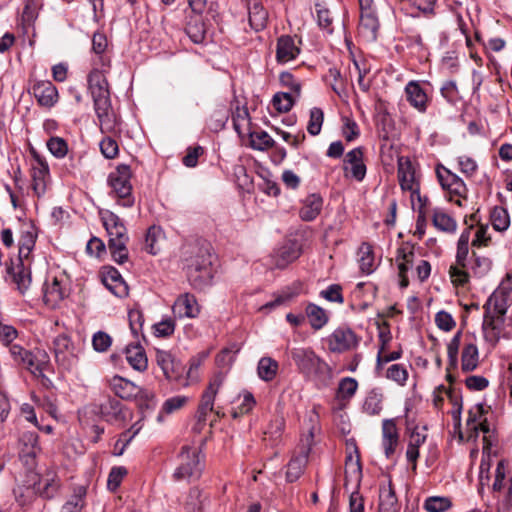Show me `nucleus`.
<instances>
[{"instance_id": "57", "label": "nucleus", "mask_w": 512, "mask_h": 512, "mask_svg": "<svg viewBox=\"0 0 512 512\" xmlns=\"http://www.w3.org/2000/svg\"><path fill=\"white\" fill-rule=\"evenodd\" d=\"M467 187L464 181L459 177L454 183H452L451 187L447 190L449 193L450 201H454L455 204L461 206V200L460 198H466L467 194Z\"/></svg>"}, {"instance_id": "55", "label": "nucleus", "mask_w": 512, "mask_h": 512, "mask_svg": "<svg viewBox=\"0 0 512 512\" xmlns=\"http://www.w3.org/2000/svg\"><path fill=\"white\" fill-rule=\"evenodd\" d=\"M436 175L437 179L444 190H448L452 183H454L459 176L455 173H452L449 169L444 167L442 164H438L436 167Z\"/></svg>"}, {"instance_id": "48", "label": "nucleus", "mask_w": 512, "mask_h": 512, "mask_svg": "<svg viewBox=\"0 0 512 512\" xmlns=\"http://www.w3.org/2000/svg\"><path fill=\"white\" fill-rule=\"evenodd\" d=\"M59 488V483L56 481L54 476L46 477L43 482L40 481L37 487H34L35 493L39 494L46 499H51L55 496Z\"/></svg>"}, {"instance_id": "23", "label": "nucleus", "mask_w": 512, "mask_h": 512, "mask_svg": "<svg viewBox=\"0 0 512 512\" xmlns=\"http://www.w3.org/2000/svg\"><path fill=\"white\" fill-rule=\"evenodd\" d=\"M99 412L107 422L117 423L126 419L123 405L116 398L108 397L100 404Z\"/></svg>"}, {"instance_id": "3", "label": "nucleus", "mask_w": 512, "mask_h": 512, "mask_svg": "<svg viewBox=\"0 0 512 512\" xmlns=\"http://www.w3.org/2000/svg\"><path fill=\"white\" fill-rule=\"evenodd\" d=\"M87 82L101 132L113 131L116 125V117L106 76L102 71L94 69L88 74Z\"/></svg>"}, {"instance_id": "27", "label": "nucleus", "mask_w": 512, "mask_h": 512, "mask_svg": "<svg viewBox=\"0 0 512 512\" xmlns=\"http://www.w3.org/2000/svg\"><path fill=\"white\" fill-rule=\"evenodd\" d=\"M249 24L255 31H261L266 27L268 13L258 0H252L248 4Z\"/></svg>"}, {"instance_id": "37", "label": "nucleus", "mask_w": 512, "mask_h": 512, "mask_svg": "<svg viewBox=\"0 0 512 512\" xmlns=\"http://www.w3.org/2000/svg\"><path fill=\"white\" fill-rule=\"evenodd\" d=\"M279 369V364L271 357H262L257 365V374L259 378L265 382L272 381Z\"/></svg>"}, {"instance_id": "60", "label": "nucleus", "mask_w": 512, "mask_h": 512, "mask_svg": "<svg viewBox=\"0 0 512 512\" xmlns=\"http://www.w3.org/2000/svg\"><path fill=\"white\" fill-rule=\"evenodd\" d=\"M127 474L125 467H113L108 475L107 487L110 491H115L121 484L124 476Z\"/></svg>"}, {"instance_id": "63", "label": "nucleus", "mask_w": 512, "mask_h": 512, "mask_svg": "<svg viewBox=\"0 0 512 512\" xmlns=\"http://www.w3.org/2000/svg\"><path fill=\"white\" fill-rule=\"evenodd\" d=\"M153 329L157 337H169L175 331V322L171 318H166L154 324Z\"/></svg>"}, {"instance_id": "45", "label": "nucleus", "mask_w": 512, "mask_h": 512, "mask_svg": "<svg viewBox=\"0 0 512 512\" xmlns=\"http://www.w3.org/2000/svg\"><path fill=\"white\" fill-rule=\"evenodd\" d=\"M358 388V382L351 377H345L340 380L337 389V398L348 400L354 396Z\"/></svg>"}, {"instance_id": "7", "label": "nucleus", "mask_w": 512, "mask_h": 512, "mask_svg": "<svg viewBox=\"0 0 512 512\" xmlns=\"http://www.w3.org/2000/svg\"><path fill=\"white\" fill-rule=\"evenodd\" d=\"M103 226L108 234V249L115 262L123 264L128 261L129 252L127 244L129 242V235L124 222L120 217L106 210L100 213Z\"/></svg>"}, {"instance_id": "19", "label": "nucleus", "mask_w": 512, "mask_h": 512, "mask_svg": "<svg viewBox=\"0 0 512 512\" xmlns=\"http://www.w3.org/2000/svg\"><path fill=\"white\" fill-rule=\"evenodd\" d=\"M364 152L362 147H357L345 155L343 169L349 171L352 178L361 182L366 176V165L363 161Z\"/></svg>"}, {"instance_id": "13", "label": "nucleus", "mask_w": 512, "mask_h": 512, "mask_svg": "<svg viewBox=\"0 0 512 512\" xmlns=\"http://www.w3.org/2000/svg\"><path fill=\"white\" fill-rule=\"evenodd\" d=\"M397 167L398 181L401 189L411 192L412 198L417 197L418 201H421L419 183L410 158L406 156L398 157Z\"/></svg>"}, {"instance_id": "17", "label": "nucleus", "mask_w": 512, "mask_h": 512, "mask_svg": "<svg viewBox=\"0 0 512 512\" xmlns=\"http://www.w3.org/2000/svg\"><path fill=\"white\" fill-rule=\"evenodd\" d=\"M156 361L166 379L177 382L180 385L183 383L185 367L179 361H176L170 353L158 351Z\"/></svg>"}, {"instance_id": "32", "label": "nucleus", "mask_w": 512, "mask_h": 512, "mask_svg": "<svg viewBox=\"0 0 512 512\" xmlns=\"http://www.w3.org/2000/svg\"><path fill=\"white\" fill-rule=\"evenodd\" d=\"M306 317L314 330L322 329L329 321V316L326 311L314 303H309L306 306L305 318Z\"/></svg>"}, {"instance_id": "42", "label": "nucleus", "mask_w": 512, "mask_h": 512, "mask_svg": "<svg viewBox=\"0 0 512 512\" xmlns=\"http://www.w3.org/2000/svg\"><path fill=\"white\" fill-rule=\"evenodd\" d=\"M491 223L495 230L505 231L510 225L508 212L505 208L496 206L491 212Z\"/></svg>"}, {"instance_id": "40", "label": "nucleus", "mask_w": 512, "mask_h": 512, "mask_svg": "<svg viewBox=\"0 0 512 512\" xmlns=\"http://www.w3.org/2000/svg\"><path fill=\"white\" fill-rule=\"evenodd\" d=\"M86 495V488L79 486L75 489L74 494L62 506L61 512H81L84 506V497Z\"/></svg>"}, {"instance_id": "46", "label": "nucleus", "mask_w": 512, "mask_h": 512, "mask_svg": "<svg viewBox=\"0 0 512 512\" xmlns=\"http://www.w3.org/2000/svg\"><path fill=\"white\" fill-rule=\"evenodd\" d=\"M326 78L331 81V88L339 97H345L347 95L345 81L337 68H330Z\"/></svg>"}, {"instance_id": "24", "label": "nucleus", "mask_w": 512, "mask_h": 512, "mask_svg": "<svg viewBox=\"0 0 512 512\" xmlns=\"http://www.w3.org/2000/svg\"><path fill=\"white\" fill-rule=\"evenodd\" d=\"M300 49L295 45L294 39L289 35H282L277 40L276 59L280 63H286L295 59Z\"/></svg>"}, {"instance_id": "53", "label": "nucleus", "mask_w": 512, "mask_h": 512, "mask_svg": "<svg viewBox=\"0 0 512 512\" xmlns=\"http://www.w3.org/2000/svg\"><path fill=\"white\" fill-rule=\"evenodd\" d=\"M452 503L447 497L433 496L425 500L424 508L428 512H444L451 507Z\"/></svg>"}, {"instance_id": "59", "label": "nucleus", "mask_w": 512, "mask_h": 512, "mask_svg": "<svg viewBox=\"0 0 512 512\" xmlns=\"http://www.w3.org/2000/svg\"><path fill=\"white\" fill-rule=\"evenodd\" d=\"M478 431H482L483 436V454L490 453L491 447L494 445L493 433L494 431L490 428L489 423L486 419L481 420L478 424Z\"/></svg>"}, {"instance_id": "54", "label": "nucleus", "mask_w": 512, "mask_h": 512, "mask_svg": "<svg viewBox=\"0 0 512 512\" xmlns=\"http://www.w3.org/2000/svg\"><path fill=\"white\" fill-rule=\"evenodd\" d=\"M272 104L278 112L285 113L293 107L294 99L290 93L278 92L273 96Z\"/></svg>"}, {"instance_id": "38", "label": "nucleus", "mask_w": 512, "mask_h": 512, "mask_svg": "<svg viewBox=\"0 0 512 512\" xmlns=\"http://www.w3.org/2000/svg\"><path fill=\"white\" fill-rule=\"evenodd\" d=\"M300 254L301 250L297 243L289 242L280 248L276 266L278 268H284L288 263L296 260Z\"/></svg>"}, {"instance_id": "8", "label": "nucleus", "mask_w": 512, "mask_h": 512, "mask_svg": "<svg viewBox=\"0 0 512 512\" xmlns=\"http://www.w3.org/2000/svg\"><path fill=\"white\" fill-rule=\"evenodd\" d=\"M131 177L132 171L127 164L117 165L108 176V185L111 187L114 197L117 198V203L125 208L132 207L135 202L132 195Z\"/></svg>"}, {"instance_id": "26", "label": "nucleus", "mask_w": 512, "mask_h": 512, "mask_svg": "<svg viewBox=\"0 0 512 512\" xmlns=\"http://www.w3.org/2000/svg\"><path fill=\"white\" fill-rule=\"evenodd\" d=\"M407 101L418 111L424 112L427 108V95L420 84L410 81L405 87Z\"/></svg>"}, {"instance_id": "11", "label": "nucleus", "mask_w": 512, "mask_h": 512, "mask_svg": "<svg viewBox=\"0 0 512 512\" xmlns=\"http://www.w3.org/2000/svg\"><path fill=\"white\" fill-rule=\"evenodd\" d=\"M9 353L18 366L29 370L34 375L43 376V371L48 365V355L45 352L38 351L33 354L30 350L15 344L9 348Z\"/></svg>"}, {"instance_id": "21", "label": "nucleus", "mask_w": 512, "mask_h": 512, "mask_svg": "<svg viewBox=\"0 0 512 512\" xmlns=\"http://www.w3.org/2000/svg\"><path fill=\"white\" fill-rule=\"evenodd\" d=\"M175 317L196 318L200 313V307L196 297L190 293H184L177 297L172 307Z\"/></svg>"}, {"instance_id": "58", "label": "nucleus", "mask_w": 512, "mask_h": 512, "mask_svg": "<svg viewBox=\"0 0 512 512\" xmlns=\"http://www.w3.org/2000/svg\"><path fill=\"white\" fill-rule=\"evenodd\" d=\"M386 377L399 385H405L408 379V372L401 364H393L387 369Z\"/></svg>"}, {"instance_id": "31", "label": "nucleus", "mask_w": 512, "mask_h": 512, "mask_svg": "<svg viewBox=\"0 0 512 512\" xmlns=\"http://www.w3.org/2000/svg\"><path fill=\"white\" fill-rule=\"evenodd\" d=\"M323 205L322 197L319 194H311L304 200L299 216L304 221L314 220L321 212Z\"/></svg>"}, {"instance_id": "20", "label": "nucleus", "mask_w": 512, "mask_h": 512, "mask_svg": "<svg viewBox=\"0 0 512 512\" xmlns=\"http://www.w3.org/2000/svg\"><path fill=\"white\" fill-rule=\"evenodd\" d=\"M31 90L40 106L51 108L58 101L57 88L50 81H36Z\"/></svg>"}, {"instance_id": "36", "label": "nucleus", "mask_w": 512, "mask_h": 512, "mask_svg": "<svg viewBox=\"0 0 512 512\" xmlns=\"http://www.w3.org/2000/svg\"><path fill=\"white\" fill-rule=\"evenodd\" d=\"M307 462V451L304 453H299L297 456L293 457L288 463L286 480L291 483L298 480L302 475Z\"/></svg>"}, {"instance_id": "1", "label": "nucleus", "mask_w": 512, "mask_h": 512, "mask_svg": "<svg viewBox=\"0 0 512 512\" xmlns=\"http://www.w3.org/2000/svg\"><path fill=\"white\" fill-rule=\"evenodd\" d=\"M37 230L33 223L25 225L18 241V257L11 260L6 272L17 289L24 293L31 284L30 254L35 247Z\"/></svg>"}, {"instance_id": "44", "label": "nucleus", "mask_w": 512, "mask_h": 512, "mask_svg": "<svg viewBox=\"0 0 512 512\" xmlns=\"http://www.w3.org/2000/svg\"><path fill=\"white\" fill-rule=\"evenodd\" d=\"M301 285L299 283L293 284V286L288 287L281 294H279L274 301L266 303L262 309H272L278 305H281L287 301L292 300L294 297L298 296L300 293Z\"/></svg>"}, {"instance_id": "2", "label": "nucleus", "mask_w": 512, "mask_h": 512, "mask_svg": "<svg viewBox=\"0 0 512 512\" xmlns=\"http://www.w3.org/2000/svg\"><path fill=\"white\" fill-rule=\"evenodd\" d=\"M87 82L101 132L113 131L116 125V117L106 76L102 71L94 69L88 74Z\"/></svg>"}, {"instance_id": "14", "label": "nucleus", "mask_w": 512, "mask_h": 512, "mask_svg": "<svg viewBox=\"0 0 512 512\" xmlns=\"http://www.w3.org/2000/svg\"><path fill=\"white\" fill-rule=\"evenodd\" d=\"M39 436L36 432H23L19 438V458L28 469L36 466V458L41 453Z\"/></svg>"}, {"instance_id": "9", "label": "nucleus", "mask_w": 512, "mask_h": 512, "mask_svg": "<svg viewBox=\"0 0 512 512\" xmlns=\"http://www.w3.org/2000/svg\"><path fill=\"white\" fill-rule=\"evenodd\" d=\"M200 450L185 445L178 455L179 464L173 473L175 481L198 479L203 471Z\"/></svg>"}, {"instance_id": "61", "label": "nucleus", "mask_w": 512, "mask_h": 512, "mask_svg": "<svg viewBox=\"0 0 512 512\" xmlns=\"http://www.w3.org/2000/svg\"><path fill=\"white\" fill-rule=\"evenodd\" d=\"M112 344V338L103 331L96 332L92 337V346L97 352H105Z\"/></svg>"}, {"instance_id": "50", "label": "nucleus", "mask_w": 512, "mask_h": 512, "mask_svg": "<svg viewBox=\"0 0 512 512\" xmlns=\"http://www.w3.org/2000/svg\"><path fill=\"white\" fill-rule=\"evenodd\" d=\"M47 148L56 158H64L68 153V144L65 139L53 136L47 141Z\"/></svg>"}, {"instance_id": "12", "label": "nucleus", "mask_w": 512, "mask_h": 512, "mask_svg": "<svg viewBox=\"0 0 512 512\" xmlns=\"http://www.w3.org/2000/svg\"><path fill=\"white\" fill-rule=\"evenodd\" d=\"M55 361L63 370H70L77 362L74 344L67 334H60L53 340Z\"/></svg>"}, {"instance_id": "33", "label": "nucleus", "mask_w": 512, "mask_h": 512, "mask_svg": "<svg viewBox=\"0 0 512 512\" xmlns=\"http://www.w3.org/2000/svg\"><path fill=\"white\" fill-rule=\"evenodd\" d=\"M479 364V351L474 343L464 346L461 355V370L464 373L474 371Z\"/></svg>"}, {"instance_id": "51", "label": "nucleus", "mask_w": 512, "mask_h": 512, "mask_svg": "<svg viewBox=\"0 0 512 512\" xmlns=\"http://www.w3.org/2000/svg\"><path fill=\"white\" fill-rule=\"evenodd\" d=\"M324 121V113L322 109L314 107L310 110V119L307 125V131L310 135L316 136L321 132Z\"/></svg>"}, {"instance_id": "29", "label": "nucleus", "mask_w": 512, "mask_h": 512, "mask_svg": "<svg viewBox=\"0 0 512 512\" xmlns=\"http://www.w3.org/2000/svg\"><path fill=\"white\" fill-rule=\"evenodd\" d=\"M379 29V21L375 11L361 12L359 30L368 40L375 41Z\"/></svg>"}, {"instance_id": "16", "label": "nucleus", "mask_w": 512, "mask_h": 512, "mask_svg": "<svg viewBox=\"0 0 512 512\" xmlns=\"http://www.w3.org/2000/svg\"><path fill=\"white\" fill-rule=\"evenodd\" d=\"M223 382L224 376L222 373L216 374L209 382V385L202 394L201 402L198 406L197 416L199 421H205L207 414L213 411L215 397Z\"/></svg>"}, {"instance_id": "35", "label": "nucleus", "mask_w": 512, "mask_h": 512, "mask_svg": "<svg viewBox=\"0 0 512 512\" xmlns=\"http://www.w3.org/2000/svg\"><path fill=\"white\" fill-rule=\"evenodd\" d=\"M461 343V332L458 331L450 340L447 345V354H448V365H447V380L449 382H453L454 379L450 374V371L456 369L458 367V351Z\"/></svg>"}, {"instance_id": "56", "label": "nucleus", "mask_w": 512, "mask_h": 512, "mask_svg": "<svg viewBox=\"0 0 512 512\" xmlns=\"http://www.w3.org/2000/svg\"><path fill=\"white\" fill-rule=\"evenodd\" d=\"M484 405L481 403L476 404L473 408L468 411V417L466 421V425L470 430L475 432V435L478 434V426L477 424L481 421V417L484 415Z\"/></svg>"}, {"instance_id": "28", "label": "nucleus", "mask_w": 512, "mask_h": 512, "mask_svg": "<svg viewBox=\"0 0 512 512\" xmlns=\"http://www.w3.org/2000/svg\"><path fill=\"white\" fill-rule=\"evenodd\" d=\"M492 261L489 257L479 254L476 250L472 251V256L467 257V273L469 275V271H471L474 276L482 277L486 275L491 269Z\"/></svg>"}, {"instance_id": "25", "label": "nucleus", "mask_w": 512, "mask_h": 512, "mask_svg": "<svg viewBox=\"0 0 512 512\" xmlns=\"http://www.w3.org/2000/svg\"><path fill=\"white\" fill-rule=\"evenodd\" d=\"M382 433V444L385 450V455L387 458H390L394 454L398 443V432L394 420L386 419L383 421Z\"/></svg>"}, {"instance_id": "22", "label": "nucleus", "mask_w": 512, "mask_h": 512, "mask_svg": "<svg viewBox=\"0 0 512 512\" xmlns=\"http://www.w3.org/2000/svg\"><path fill=\"white\" fill-rule=\"evenodd\" d=\"M110 388L117 397L123 400H132L141 392V387L118 375L110 380Z\"/></svg>"}, {"instance_id": "64", "label": "nucleus", "mask_w": 512, "mask_h": 512, "mask_svg": "<svg viewBox=\"0 0 512 512\" xmlns=\"http://www.w3.org/2000/svg\"><path fill=\"white\" fill-rule=\"evenodd\" d=\"M320 296L327 301L342 304L344 298L342 295V287L339 284H331L326 290L320 292Z\"/></svg>"}, {"instance_id": "15", "label": "nucleus", "mask_w": 512, "mask_h": 512, "mask_svg": "<svg viewBox=\"0 0 512 512\" xmlns=\"http://www.w3.org/2000/svg\"><path fill=\"white\" fill-rule=\"evenodd\" d=\"M360 339L350 328L339 327L327 338L328 348L333 353H342L356 348Z\"/></svg>"}, {"instance_id": "41", "label": "nucleus", "mask_w": 512, "mask_h": 512, "mask_svg": "<svg viewBox=\"0 0 512 512\" xmlns=\"http://www.w3.org/2000/svg\"><path fill=\"white\" fill-rule=\"evenodd\" d=\"M414 251L406 247L397 249L396 261L398 262V274H407L413 266Z\"/></svg>"}, {"instance_id": "49", "label": "nucleus", "mask_w": 512, "mask_h": 512, "mask_svg": "<svg viewBox=\"0 0 512 512\" xmlns=\"http://www.w3.org/2000/svg\"><path fill=\"white\" fill-rule=\"evenodd\" d=\"M379 512H398L397 498L391 488L380 494Z\"/></svg>"}, {"instance_id": "4", "label": "nucleus", "mask_w": 512, "mask_h": 512, "mask_svg": "<svg viewBox=\"0 0 512 512\" xmlns=\"http://www.w3.org/2000/svg\"><path fill=\"white\" fill-rule=\"evenodd\" d=\"M210 244L198 242L184 247L183 255L187 268V277L196 289H203L210 284L213 277Z\"/></svg>"}, {"instance_id": "5", "label": "nucleus", "mask_w": 512, "mask_h": 512, "mask_svg": "<svg viewBox=\"0 0 512 512\" xmlns=\"http://www.w3.org/2000/svg\"><path fill=\"white\" fill-rule=\"evenodd\" d=\"M289 354L298 372L314 382L317 388L321 389L329 385L332 377L331 368L311 348H293Z\"/></svg>"}, {"instance_id": "39", "label": "nucleus", "mask_w": 512, "mask_h": 512, "mask_svg": "<svg viewBox=\"0 0 512 512\" xmlns=\"http://www.w3.org/2000/svg\"><path fill=\"white\" fill-rule=\"evenodd\" d=\"M66 297V291L62 289L57 277H54L51 284L44 289V300L46 303L55 305Z\"/></svg>"}, {"instance_id": "34", "label": "nucleus", "mask_w": 512, "mask_h": 512, "mask_svg": "<svg viewBox=\"0 0 512 512\" xmlns=\"http://www.w3.org/2000/svg\"><path fill=\"white\" fill-rule=\"evenodd\" d=\"M186 34L195 44H200L204 41L206 36L205 24L200 17L196 14L195 17H191L185 28Z\"/></svg>"}, {"instance_id": "6", "label": "nucleus", "mask_w": 512, "mask_h": 512, "mask_svg": "<svg viewBox=\"0 0 512 512\" xmlns=\"http://www.w3.org/2000/svg\"><path fill=\"white\" fill-rule=\"evenodd\" d=\"M512 302L501 295L492 293L483 305L484 316L482 328L484 338L495 346L500 338L505 322V315Z\"/></svg>"}, {"instance_id": "47", "label": "nucleus", "mask_w": 512, "mask_h": 512, "mask_svg": "<svg viewBox=\"0 0 512 512\" xmlns=\"http://www.w3.org/2000/svg\"><path fill=\"white\" fill-rule=\"evenodd\" d=\"M251 146L257 150H265L274 145V140L266 131H253L249 133Z\"/></svg>"}, {"instance_id": "10", "label": "nucleus", "mask_w": 512, "mask_h": 512, "mask_svg": "<svg viewBox=\"0 0 512 512\" xmlns=\"http://www.w3.org/2000/svg\"><path fill=\"white\" fill-rule=\"evenodd\" d=\"M473 226L466 228L457 243L456 261L449 268V276L455 286H464L469 282L467 273V257L469 256V240Z\"/></svg>"}, {"instance_id": "62", "label": "nucleus", "mask_w": 512, "mask_h": 512, "mask_svg": "<svg viewBox=\"0 0 512 512\" xmlns=\"http://www.w3.org/2000/svg\"><path fill=\"white\" fill-rule=\"evenodd\" d=\"M100 150L103 156L107 159L115 158L119 153L117 142L111 137H105L100 142Z\"/></svg>"}, {"instance_id": "52", "label": "nucleus", "mask_w": 512, "mask_h": 512, "mask_svg": "<svg viewBox=\"0 0 512 512\" xmlns=\"http://www.w3.org/2000/svg\"><path fill=\"white\" fill-rule=\"evenodd\" d=\"M206 355H198L196 357L191 358L189 370L186 372V377L183 378L182 386L187 387L192 383H196L199 380V376L197 374V370L205 359Z\"/></svg>"}, {"instance_id": "18", "label": "nucleus", "mask_w": 512, "mask_h": 512, "mask_svg": "<svg viewBox=\"0 0 512 512\" xmlns=\"http://www.w3.org/2000/svg\"><path fill=\"white\" fill-rule=\"evenodd\" d=\"M101 274L102 283L112 294L119 298H124L128 295V285L116 268L112 266L103 267Z\"/></svg>"}, {"instance_id": "30", "label": "nucleus", "mask_w": 512, "mask_h": 512, "mask_svg": "<svg viewBox=\"0 0 512 512\" xmlns=\"http://www.w3.org/2000/svg\"><path fill=\"white\" fill-rule=\"evenodd\" d=\"M126 359L130 366L140 372L147 369L148 360L144 348L139 345H128L125 349Z\"/></svg>"}, {"instance_id": "43", "label": "nucleus", "mask_w": 512, "mask_h": 512, "mask_svg": "<svg viewBox=\"0 0 512 512\" xmlns=\"http://www.w3.org/2000/svg\"><path fill=\"white\" fill-rule=\"evenodd\" d=\"M433 225L444 232L452 233L455 232L457 228L456 221L450 217L448 214L441 212V211H435L433 214Z\"/></svg>"}]
</instances>
